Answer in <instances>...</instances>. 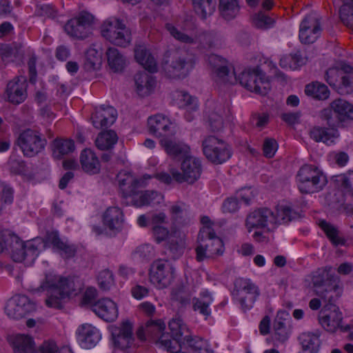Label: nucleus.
I'll use <instances>...</instances> for the list:
<instances>
[{"label":"nucleus","mask_w":353,"mask_h":353,"mask_svg":"<svg viewBox=\"0 0 353 353\" xmlns=\"http://www.w3.org/2000/svg\"><path fill=\"white\" fill-rule=\"evenodd\" d=\"M160 195L157 191L146 190L143 192H132L128 196L131 197V202L132 205L136 207H142L144 205H150Z\"/></svg>","instance_id":"c9c22d12"},{"label":"nucleus","mask_w":353,"mask_h":353,"mask_svg":"<svg viewBox=\"0 0 353 353\" xmlns=\"http://www.w3.org/2000/svg\"><path fill=\"white\" fill-rule=\"evenodd\" d=\"M93 21L94 17L91 14L81 12L66 23L64 30L71 37L83 40L91 34Z\"/></svg>","instance_id":"ddd939ff"},{"label":"nucleus","mask_w":353,"mask_h":353,"mask_svg":"<svg viewBox=\"0 0 353 353\" xmlns=\"http://www.w3.org/2000/svg\"><path fill=\"white\" fill-rule=\"evenodd\" d=\"M160 342L172 353H213L207 348L205 341L199 337L192 338L189 334H185L176 346L173 345V342L170 339H164L163 336L160 338Z\"/></svg>","instance_id":"9d476101"},{"label":"nucleus","mask_w":353,"mask_h":353,"mask_svg":"<svg viewBox=\"0 0 353 353\" xmlns=\"http://www.w3.org/2000/svg\"><path fill=\"white\" fill-rule=\"evenodd\" d=\"M132 329V323L128 320L112 328V339L116 347L125 350L132 345L134 341Z\"/></svg>","instance_id":"a211bd4d"},{"label":"nucleus","mask_w":353,"mask_h":353,"mask_svg":"<svg viewBox=\"0 0 353 353\" xmlns=\"http://www.w3.org/2000/svg\"><path fill=\"white\" fill-rule=\"evenodd\" d=\"M193 5L196 12L203 19H205L208 16L211 15L215 10V3L212 1H201L198 3H193Z\"/></svg>","instance_id":"4d7b16f0"},{"label":"nucleus","mask_w":353,"mask_h":353,"mask_svg":"<svg viewBox=\"0 0 353 353\" xmlns=\"http://www.w3.org/2000/svg\"><path fill=\"white\" fill-rule=\"evenodd\" d=\"M160 144L166 153L172 158L185 156L190 150L188 145L172 141L167 137L161 139Z\"/></svg>","instance_id":"2f4dec72"},{"label":"nucleus","mask_w":353,"mask_h":353,"mask_svg":"<svg viewBox=\"0 0 353 353\" xmlns=\"http://www.w3.org/2000/svg\"><path fill=\"white\" fill-rule=\"evenodd\" d=\"M225 113V106L217 105L209 114V124L212 132H219L223 127V116Z\"/></svg>","instance_id":"49530a36"},{"label":"nucleus","mask_w":353,"mask_h":353,"mask_svg":"<svg viewBox=\"0 0 353 353\" xmlns=\"http://www.w3.org/2000/svg\"><path fill=\"white\" fill-rule=\"evenodd\" d=\"M117 177L119 188L124 197H128L130 194H132V192H134V190L137 189L139 183V181L129 173H119Z\"/></svg>","instance_id":"a19ab883"},{"label":"nucleus","mask_w":353,"mask_h":353,"mask_svg":"<svg viewBox=\"0 0 353 353\" xmlns=\"http://www.w3.org/2000/svg\"><path fill=\"white\" fill-rule=\"evenodd\" d=\"M208 61L212 68L216 81L233 83L232 78L234 72H230L227 65L228 62L225 59L212 54L209 55Z\"/></svg>","instance_id":"aec40b11"},{"label":"nucleus","mask_w":353,"mask_h":353,"mask_svg":"<svg viewBox=\"0 0 353 353\" xmlns=\"http://www.w3.org/2000/svg\"><path fill=\"white\" fill-rule=\"evenodd\" d=\"M331 266L322 267L314 271L311 274V282L316 288V294H338L339 285L336 283L337 278L332 272Z\"/></svg>","instance_id":"1a4fd4ad"},{"label":"nucleus","mask_w":353,"mask_h":353,"mask_svg":"<svg viewBox=\"0 0 353 353\" xmlns=\"http://www.w3.org/2000/svg\"><path fill=\"white\" fill-rule=\"evenodd\" d=\"M92 311L105 321H113L118 316L116 303L110 299H102L92 306Z\"/></svg>","instance_id":"b1692460"},{"label":"nucleus","mask_w":353,"mask_h":353,"mask_svg":"<svg viewBox=\"0 0 353 353\" xmlns=\"http://www.w3.org/2000/svg\"><path fill=\"white\" fill-rule=\"evenodd\" d=\"M305 60L299 52L283 57L280 60V65L283 68L296 70L305 63Z\"/></svg>","instance_id":"3c124183"},{"label":"nucleus","mask_w":353,"mask_h":353,"mask_svg":"<svg viewBox=\"0 0 353 353\" xmlns=\"http://www.w3.org/2000/svg\"><path fill=\"white\" fill-rule=\"evenodd\" d=\"M297 178L299 190L305 194L319 192L327 182L322 172L312 165H303L297 174Z\"/></svg>","instance_id":"39448f33"},{"label":"nucleus","mask_w":353,"mask_h":353,"mask_svg":"<svg viewBox=\"0 0 353 353\" xmlns=\"http://www.w3.org/2000/svg\"><path fill=\"white\" fill-rule=\"evenodd\" d=\"M327 127L314 126L310 131L311 139L316 142L326 143L332 138L339 136L337 126H332L325 122Z\"/></svg>","instance_id":"cd10ccee"},{"label":"nucleus","mask_w":353,"mask_h":353,"mask_svg":"<svg viewBox=\"0 0 353 353\" xmlns=\"http://www.w3.org/2000/svg\"><path fill=\"white\" fill-rule=\"evenodd\" d=\"M252 22L257 28L268 29L274 26L275 21L263 12L260 11L252 16Z\"/></svg>","instance_id":"6e6d98bb"},{"label":"nucleus","mask_w":353,"mask_h":353,"mask_svg":"<svg viewBox=\"0 0 353 353\" xmlns=\"http://www.w3.org/2000/svg\"><path fill=\"white\" fill-rule=\"evenodd\" d=\"M166 30L176 40L185 43H194V39L184 32L180 31L176 27L170 23L165 25Z\"/></svg>","instance_id":"052dcab7"},{"label":"nucleus","mask_w":353,"mask_h":353,"mask_svg":"<svg viewBox=\"0 0 353 353\" xmlns=\"http://www.w3.org/2000/svg\"><path fill=\"white\" fill-rule=\"evenodd\" d=\"M148 125L150 132L159 137H166L174 134V126L163 115L149 117Z\"/></svg>","instance_id":"5701e85b"},{"label":"nucleus","mask_w":353,"mask_h":353,"mask_svg":"<svg viewBox=\"0 0 353 353\" xmlns=\"http://www.w3.org/2000/svg\"><path fill=\"white\" fill-rule=\"evenodd\" d=\"M46 241L52 245L53 248L56 249L63 258L70 259L74 256L77 252L75 247L63 242L57 232H48Z\"/></svg>","instance_id":"bb28decb"},{"label":"nucleus","mask_w":353,"mask_h":353,"mask_svg":"<svg viewBox=\"0 0 353 353\" xmlns=\"http://www.w3.org/2000/svg\"><path fill=\"white\" fill-rule=\"evenodd\" d=\"M290 334V327L281 318L275 319L273 323L272 339L283 343L288 339Z\"/></svg>","instance_id":"79ce46f5"},{"label":"nucleus","mask_w":353,"mask_h":353,"mask_svg":"<svg viewBox=\"0 0 353 353\" xmlns=\"http://www.w3.org/2000/svg\"><path fill=\"white\" fill-rule=\"evenodd\" d=\"M101 32L104 38L116 46L126 47L131 41L130 30L119 19L104 21Z\"/></svg>","instance_id":"6e6552de"},{"label":"nucleus","mask_w":353,"mask_h":353,"mask_svg":"<svg viewBox=\"0 0 353 353\" xmlns=\"http://www.w3.org/2000/svg\"><path fill=\"white\" fill-rule=\"evenodd\" d=\"M320 23L314 16H307L301 23L299 39L301 43L310 44L314 43L321 32Z\"/></svg>","instance_id":"6ab92c4d"},{"label":"nucleus","mask_w":353,"mask_h":353,"mask_svg":"<svg viewBox=\"0 0 353 353\" xmlns=\"http://www.w3.org/2000/svg\"><path fill=\"white\" fill-rule=\"evenodd\" d=\"M6 250L11 251L12 258L15 262H22L27 255L25 244L14 234L8 232L3 238Z\"/></svg>","instance_id":"a878e982"},{"label":"nucleus","mask_w":353,"mask_h":353,"mask_svg":"<svg viewBox=\"0 0 353 353\" xmlns=\"http://www.w3.org/2000/svg\"><path fill=\"white\" fill-rule=\"evenodd\" d=\"M341 70L345 75L341 77V85L345 89V93L353 91V68L346 63L341 64Z\"/></svg>","instance_id":"5fc2aeb1"},{"label":"nucleus","mask_w":353,"mask_h":353,"mask_svg":"<svg viewBox=\"0 0 353 353\" xmlns=\"http://www.w3.org/2000/svg\"><path fill=\"white\" fill-rule=\"evenodd\" d=\"M339 16L343 23L353 30V7L342 5L339 9Z\"/></svg>","instance_id":"bf43d9fd"},{"label":"nucleus","mask_w":353,"mask_h":353,"mask_svg":"<svg viewBox=\"0 0 353 353\" xmlns=\"http://www.w3.org/2000/svg\"><path fill=\"white\" fill-rule=\"evenodd\" d=\"M74 150V143L71 139H57L54 141V156L60 159Z\"/></svg>","instance_id":"8fccbe9b"},{"label":"nucleus","mask_w":353,"mask_h":353,"mask_svg":"<svg viewBox=\"0 0 353 353\" xmlns=\"http://www.w3.org/2000/svg\"><path fill=\"white\" fill-rule=\"evenodd\" d=\"M174 278V269L167 260L154 261L150 268V281L158 288L162 289L169 286Z\"/></svg>","instance_id":"4468645a"},{"label":"nucleus","mask_w":353,"mask_h":353,"mask_svg":"<svg viewBox=\"0 0 353 353\" xmlns=\"http://www.w3.org/2000/svg\"><path fill=\"white\" fill-rule=\"evenodd\" d=\"M198 42L201 48L211 49L215 46V40L211 33L201 32L197 37Z\"/></svg>","instance_id":"69168bd1"},{"label":"nucleus","mask_w":353,"mask_h":353,"mask_svg":"<svg viewBox=\"0 0 353 353\" xmlns=\"http://www.w3.org/2000/svg\"><path fill=\"white\" fill-rule=\"evenodd\" d=\"M305 93L316 100L324 101L329 98L330 92L327 86L324 83L313 81L306 85Z\"/></svg>","instance_id":"e433bc0d"},{"label":"nucleus","mask_w":353,"mask_h":353,"mask_svg":"<svg viewBox=\"0 0 353 353\" xmlns=\"http://www.w3.org/2000/svg\"><path fill=\"white\" fill-rule=\"evenodd\" d=\"M299 217V213L291 206L282 205L277 208V213L275 216L276 221L274 223V225L276 223H287Z\"/></svg>","instance_id":"de8ad7c7"},{"label":"nucleus","mask_w":353,"mask_h":353,"mask_svg":"<svg viewBox=\"0 0 353 353\" xmlns=\"http://www.w3.org/2000/svg\"><path fill=\"white\" fill-rule=\"evenodd\" d=\"M79 336L88 348L94 346L99 340L98 330L91 325H83L79 330Z\"/></svg>","instance_id":"a18cd8bd"},{"label":"nucleus","mask_w":353,"mask_h":353,"mask_svg":"<svg viewBox=\"0 0 353 353\" xmlns=\"http://www.w3.org/2000/svg\"><path fill=\"white\" fill-rule=\"evenodd\" d=\"M320 298L325 302V305L319 315V323L327 332H334L338 327L343 331H348L353 328V325L343 326L341 325L343 316L339 307L334 305V302L339 297V294H319Z\"/></svg>","instance_id":"7ed1b4c3"},{"label":"nucleus","mask_w":353,"mask_h":353,"mask_svg":"<svg viewBox=\"0 0 353 353\" xmlns=\"http://www.w3.org/2000/svg\"><path fill=\"white\" fill-rule=\"evenodd\" d=\"M16 143L21 149L24 156L32 157L45 148L47 141L39 132L28 129L19 134Z\"/></svg>","instance_id":"9b49d317"},{"label":"nucleus","mask_w":353,"mask_h":353,"mask_svg":"<svg viewBox=\"0 0 353 353\" xmlns=\"http://www.w3.org/2000/svg\"><path fill=\"white\" fill-rule=\"evenodd\" d=\"M171 219L176 225H183L188 219V210L183 203L170 207Z\"/></svg>","instance_id":"09e8293b"},{"label":"nucleus","mask_w":353,"mask_h":353,"mask_svg":"<svg viewBox=\"0 0 353 353\" xmlns=\"http://www.w3.org/2000/svg\"><path fill=\"white\" fill-rule=\"evenodd\" d=\"M299 339L302 345L301 353H316L319 351L321 345L319 336L314 334L303 333Z\"/></svg>","instance_id":"c03bdc74"},{"label":"nucleus","mask_w":353,"mask_h":353,"mask_svg":"<svg viewBox=\"0 0 353 353\" xmlns=\"http://www.w3.org/2000/svg\"><path fill=\"white\" fill-rule=\"evenodd\" d=\"M108 65L114 72L122 71L125 65L123 54L114 48H109L106 52Z\"/></svg>","instance_id":"ea45409f"},{"label":"nucleus","mask_w":353,"mask_h":353,"mask_svg":"<svg viewBox=\"0 0 353 353\" xmlns=\"http://www.w3.org/2000/svg\"><path fill=\"white\" fill-rule=\"evenodd\" d=\"M319 117L332 126L344 128L346 121H353V105L341 98L334 99L320 112Z\"/></svg>","instance_id":"20e7f679"},{"label":"nucleus","mask_w":353,"mask_h":353,"mask_svg":"<svg viewBox=\"0 0 353 353\" xmlns=\"http://www.w3.org/2000/svg\"><path fill=\"white\" fill-rule=\"evenodd\" d=\"M328 205L333 212L341 213L343 208L344 199L341 193H334L327 196Z\"/></svg>","instance_id":"13d9d810"},{"label":"nucleus","mask_w":353,"mask_h":353,"mask_svg":"<svg viewBox=\"0 0 353 353\" xmlns=\"http://www.w3.org/2000/svg\"><path fill=\"white\" fill-rule=\"evenodd\" d=\"M196 59L192 54L179 50H168L163 56L161 68L170 79H184L194 68Z\"/></svg>","instance_id":"f03ea898"},{"label":"nucleus","mask_w":353,"mask_h":353,"mask_svg":"<svg viewBox=\"0 0 353 353\" xmlns=\"http://www.w3.org/2000/svg\"><path fill=\"white\" fill-rule=\"evenodd\" d=\"M202 150L206 159L214 165L227 161L232 156L230 145L215 136H208L202 141Z\"/></svg>","instance_id":"423d86ee"},{"label":"nucleus","mask_w":353,"mask_h":353,"mask_svg":"<svg viewBox=\"0 0 353 353\" xmlns=\"http://www.w3.org/2000/svg\"><path fill=\"white\" fill-rule=\"evenodd\" d=\"M26 86L25 79L21 81L19 78H14L9 81L6 90L8 101L13 104L22 103L27 97Z\"/></svg>","instance_id":"393cba45"},{"label":"nucleus","mask_w":353,"mask_h":353,"mask_svg":"<svg viewBox=\"0 0 353 353\" xmlns=\"http://www.w3.org/2000/svg\"><path fill=\"white\" fill-rule=\"evenodd\" d=\"M278 148L276 141L272 138L265 139L263 144V155L266 158H272Z\"/></svg>","instance_id":"0e129e2a"},{"label":"nucleus","mask_w":353,"mask_h":353,"mask_svg":"<svg viewBox=\"0 0 353 353\" xmlns=\"http://www.w3.org/2000/svg\"><path fill=\"white\" fill-rule=\"evenodd\" d=\"M237 299L245 310L252 307L257 297L259 296V290L250 280L239 279L235 282Z\"/></svg>","instance_id":"f3484780"},{"label":"nucleus","mask_w":353,"mask_h":353,"mask_svg":"<svg viewBox=\"0 0 353 353\" xmlns=\"http://www.w3.org/2000/svg\"><path fill=\"white\" fill-rule=\"evenodd\" d=\"M117 112L110 105H100L95 108L94 112L91 116L92 125L95 128H108L116 121Z\"/></svg>","instance_id":"412c9836"},{"label":"nucleus","mask_w":353,"mask_h":353,"mask_svg":"<svg viewBox=\"0 0 353 353\" xmlns=\"http://www.w3.org/2000/svg\"><path fill=\"white\" fill-rule=\"evenodd\" d=\"M251 92L261 95H266L271 89L270 81L265 77L262 70L256 67L252 70H245L238 77L232 78Z\"/></svg>","instance_id":"0eeeda50"},{"label":"nucleus","mask_w":353,"mask_h":353,"mask_svg":"<svg viewBox=\"0 0 353 353\" xmlns=\"http://www.w3.org/2000/svg\"><path fill=\"white\" fill-rule=\"evenodd\" d=\"M319 225L333 245L338 246L345 244L346 240L339 236V230L334 225L325 220H321L319 221Z\"/></svg>","instance_id":"4c0bfd02"},{"label":"nucleus","mask_w":353,"mask_h":353,"mask_svg":"<svg viewBox=\"0 0 353 353\" xmlns=\"http://www.w3.org/2000/svg\"><path fill=\"white\" fill-rule=\"evenodd\" d=\"M173 340V345H176L182 340L185 334H189V330L180 317L173 318L168 324Z\"/></svg>","instance_id":"f704fd0d"},{"label":"nucleus","mask_w":353,"mask_h":353,"mask_svg":"<svg viewBox=\"0 0 353 353\" xmlns=\"http://www.w3.org/2000/svg\"><path fill=\"white\" fill-rule=\"evenodd\" d=\"M152 233L155 241L158 243L165 241L170 234L168 228L161 225H154L152 227Z\"/></svg>","instance_id":"338daca9"},{"label":"nucleus","mask_w":353,"mask_h":353,"mask_svg":"<svg viewBox=\"0 0 353 353\" xmlns=\"http://www.w3.org/2000/svg\"><path fill=\"white\" fill-rule=\"evenodd\" d=\"M46 292V304L50 307L61 308L62 301L72 294H77L74 281L58 276L46 275L45 281L37 290Z\"/></svg>","instance_id":"f257e3e1"},{"label":"nucleus","mask_w":353,"mask_h":353,"mask_svg":"<svg viewBox=\"0 0 353 353\" xmlns=\"http://www.w3.org/2000/svg\"><path fill=\"white\" fill-rule=\"evenodd\" d=\"M118 137L113 130H106L100 132L95 141L96 146L101 150H108L112 148L117 142Z\"/></svg>","instance_id":"37998d69"},{"label":"nucleus","mask_w":353,"mask_h":353,"mask_svg":"<svg viewBox=\"0 0 353 353\" xmlns=\"http://www.w3.org/2000/svg\"><path fill=\"white\" fill-rule=\"evenodd\" d=\"M14 353H38L32 337L25 334H17L10 339Z\"/></svg>","instance_id":"c85d7f7f"},{"label":"nucleus","mask_w":353,"mask_h":353,"mask_svg":"<svg viewBox=\"0 0 353 353\" xmlns=\"http://www.w3.org/2000/svg\"><path fill=\"white\" fill-rule=\"evenodd\" d=\"M98 283L102 290H109L114 283L112 273L109 270L101 271L98 276Z\"/></svg>","instance_id":"e2e57ef3"},{"label":"nucleus","mask_w":353,"mask_h":353,"mask_svg":"<svg viewBox=\"0 0 353 353\" xmlns=\"http://www.w3.org/2000/svg\"><path fill=\"white\" fill-rule=\"evenodd\" d=\"M80 163L83 170L90 174L100 172V162L95 153L90 149H84L80 155Z\"/></svg>","instance_id":"c756f323"},{"label":"nucleus","mask_w":353,"mask_h":353,"mask_svg":"<svg viewBox=\"0 0 353 353\" xmlns=\"http://www.w3.org/2000/svg\"><path fill=\"white\" fill-rule=\"evenodd\" d=\"M165 327V324L161 320H149L145 323V332L147 335L152 338L159 337V341H160V338L162 336L165 339V336L163 334H161ZM159 343L161 344V342Z\"/></svg>","instance_id":"603ef678"},{"label":"nucleus","mask_w":353,"mask_h":353,"mask_svg":"<svg viewBox=\"0 0 353 353\" xmlns=\"http://www.w3.org/2000/svg\"><path fill=\"white\" fill-rule=\"evenodd\" d=\"M181 172L175 168H171L170 172L173 179L178 183L187 182L192 184L201 176L202 165L201 161L194 157H185L181 163Z\"/></svg>","instance_id":"f8f14e48"},{"label":"nucleus","mask_w":353,"mask_h":353,"mask_svg":"<svg viewBox=\"0 0 353 353\" xmlns=\"http://www.w3.org/2000/svg\"><path fill=\"white\" fill-rule=\"evenodd\" d=\"M36 310V304L27 296L17 295L6 303L5 312L12 319H19Z\"/></svg>","instance_id":"2eb2a0df"},{"label":"nucleus","mask_w":353,"mask_h":353,"mask_svg":"<svg viewBox=\"0 0 353 353\" xmlns=\"http://www.w3.org/2000/svg\"><path fill=\"white\" fill-rule=\"evenodd\" d=\"M198 239L207 243V249L212 250V254L215 256L221 255L224 251L223 242L218 237L213 229L208 227L202 228L198 234Z\"/></svg>","instance_id":"4be33fe9"},{"label":"nucleus","mask_w":353,"mask_h":353,"mask_svg":"<svg viewBox=\"0 0 353 353\" xmlns=\"http://www.w3.org/2000/svg\"><path fill=\"white\" fill-rule=\"evenodd\" d=\"M134 58L138 63L150 72L157 71V62L145 47L143 45H137L134 48Z\"/></svg>","instance_id":"7c9ffc66"},{"label":"nucleus","mask_w":353,"mask_h":353,"mask_svg":"<svg viewBox=\"0 0 353 353\" xmlns=\"http://www.w3.org/2000/svg\"><path fill=\"white\" fill-rule=\"evenodd\" d=\"M207 243H204L203 241H200L197 239V246L195 249L196 251V259L198 262H201L205 259L214 258V256L212 254V250L207 249Z\"/></svg>","instance_id":"680f3d73"},{"label":"nucleus","mask_w":353,"mask_h":353,"mask_svg":"<svg viewBox=\"0 0 353 353\" xmlns=\"http://www.w3.org/2000/svg\"><path fill=\"white\" fill-rule=\"evenodd\" d=\"M101 65V54L94 48L87 51L85 66L88 70H97Z\"/></svg>","instance_id":"864d4df0"},{"label":"nucleus","mask_w":353,"mask_h":353,"mask_svg":"<svg viewBox=\"0 0 353 353\" xmlns=\"http://www.w3.org/2000/svg\"><path fill=\"white\" fill-rule=\"evenodd\" d=\"M220 14L225 20H231L239 12V0H219Z\"/></svg>","instance_id":"58836bf2"},{"label":"nucleus","mask_w":353,"mask_h":353,"mask_svg":"<svg viewBox=\"0 0 353 353\" xmlns=\"http://www.w3.org/2000/svg\"><path fill=\"white\" fill-rule=\"evenodd\" d=\"M275 215L272 210L267 208H258L249 213L245 219V226L250 232L252 229H265L268 232H272L273 229L268 228V223L274 225L275 223Z\"/></svg>","instance_id":"dca6fc26"},{"label":"nucleus","mask_w":353,"mask_h":353,"mask_svg":"<svg viewBox=\"0 0 353 353\" xmlns=\"http://www.w3.org/2000/svg\"><path fill=\"white\" fill-rule=\"evenodd\" d=\"M137 92L139 95L145 97L148 95L155 86L154 77L145 72H138L134 76Z\"/></svg>","instance_id":"473e14b6"},{"label":"nucleus","mask_w":353,"mask_h":353,"mask_svg":"<svg viewBox=\"0 0 353 353\" xmlns=\"http://www.w3.org/2000/svg\"><path fill=\"white\" fill-rule=\"evenodd\" d=\"M209 302L199 300V299H193V309L194 311H199L200 314L204 316H208L210 314L209 309Z\"/></svg>","instance_id":"774afa93"},{"label":"nucleus","mask_w":353,"mask_h":353,"mask_svg":"<svg viewBox=\"0 0 353 353\" xmlns=\"http://www.w3.org/2000/svg\"><path fill=\"white\" fill-rule=\"evenodd\" d=\"M123 221L122 211L117 207H110L103 214L104 224L111 230L120 229Z\"/></svg>","instance_id":"72a5a7b5"}]
</instances>
